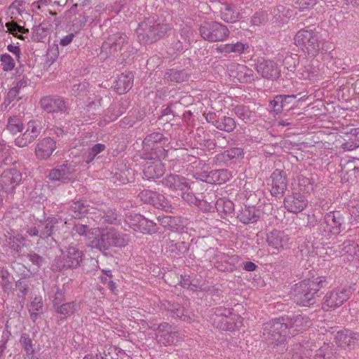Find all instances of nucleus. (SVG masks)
I'll list each match as a JSON object with an SVG mask.
<instances>
[{
  "label": "nucleus",
  "mask_w": 359,
  "mask_h": 359,
  "mask_svg": "<svg viewBox=\"0 0 359 359\" xmlns=\"http://www.w3.org/2000/svg\"><path fill=\"white\" fill-rule=\"evenodd\" d=\"M272 187L271 193L273 196H283L287 189V182L286 175L283 170H276L271 176Z\"/></svg>",
  "instance_id": "nucleus-18"
},
{
  "label": "nucleus",
  "mask_w": 359,
  "mask_h": 359,
  "mask_svg": "<svg viewBox=\"0 0 359 359\" xmlns=\"http://www.w3.org/2000/svg\"><path fill=\"white\" fill-rule=\"evenodd\" d=\"M154 330L156 331L155 339L161 345L171 346L177 340L179 333L168 323H162Z\"/></svg>",
  "instance_id": "nucleus-10"
},
{
  "label": "nucleus",
  "mask_w": 359,
  "mask_h": 359,
  "mask_svg": "<svg viewBox=\"0 0 359 359\" xmlns=\"http://www.w3.org/2000/svg\"><path fill=\"white\" fill-rule=\"evenodd\" d=\"M358 334L350 330H341L335 334L336 344L343 348H351L358 341Z\"/></svg>",
  "instance_id": "nucleus-19"
},
{
  "label": "nucleus",
  "mask_w": 359,
  "mask_h": 359,
  "mask_svg": "<svg viewBox=\"0 0 359 359\" xmlns=\"http://www.w3.org/2000/svg\"><path fill=\"white\" fill-rule=\"evenodd\" d=\"M117 220V214L109 210L104 213L102 217V223L103 224L107 223L109 224H116Z\"/></svg>",
  "instance_id": "nucleus-60"
},
{
  "label": "nucleus",
  "mask_w": 359,
  "mask_h": 359,
  "mask_svg": "<svg viewBox=\"0 0 359 359\" xmlns=\"http://www.w3.org/2000/svg\"><path fill=\"white\" fill-rule=\"evenodd\" d=\"M214 126L218 130L225 131L226 133H231L235 129L236 123L233 118L223 116L218 117L216 121H214Z\"/></svg>",
  "instance_id": "nucleus-33"
},
{
  "label": "nucleus",
  "mask_w": 359,
  "mask_h": 359,
  "mask_svg": "<svg viewBox=\"0 0 359 359\" xmlns=\"http://www.w3.org/2000/svg\"><path fill=\"white\" fill-rule=\"evenodd\" d=\"M320 66L321 64L318 60H307L300 74L304 79H311L320 74Z\"/></svg>",
  "instance_id": "nucleus-28"
},
{
  "label": "nucleus",
  "mask_w": 359,
  "mask_h": 359,
  "mask_svg": "<svg viewBox=\"0 0 359 359\" xmlns=\"http://www.w3.org/2000/svg\"><path fill=\"white\" fill-rule=\"evenodd\" d=\"M296 95H278L269 103L273 111L276 114L281 113L283 108L290 104L292 99L296 98Z\"/></svg>",
  "instance_id": "nucleus-31"
},
{
  "label": "nucleus",
  "mask_w": 359,
  "mask_h": 359,
  "mask_svg": "<svg viewBox=\"0 0 359 359\" xmlns=\"http://www.w3.org/2000/svg\"><path fill=\"white\" fill-rule=\"evenodd\" d=\"M0 62L4 72H11L15 67V60L8 53L2 54L0 57Z\"/></svg>",
  "instance_id": "nucleus-46"
},
{
  "label": "nucleus",
  "mask_w": 359,
  "mask_h": 359,
  "mask_svg": "<svg viewBox=\"0 0 359 359\" xmlns=\"http://www.w3.org/2000/svg\"><path fill=\"white\" fill-rule=\"evenodd\" d=\"M26 131L30 133L32 137L36 138L41 133L40 124L36 121H30L27 123Z\"/></svg>",
  "instance_id": "nucleus-56"
},
{
  "label": "nucleus",
  "mask_w": 359,
  "mask_h": 359,
  "mask_svg": "<svg viewBox=\"0 0 359 359\" xmlns=\"http://www.w3.org/2000/svg\"><path fill=\"white\" fill-rule=\"evenodd\" d=\"M10 278L8 271L4 268H0V285L5 292H8L12 288Z\"/></svg>",
  "instance_id": "nucleus-47"
},
{
  "label": "nucleus",
  "mask_w": 359,
  "mask_h": 359,
  "mask_svg": "<svg viewBox=\"0 0 359 359\" xmlns=\"http://www.w3.org/2000/svg\"><path fill=\"white\" fill-rule=\"evenodd\" d=\"M189 74L184 69H171L165 72L164 79L176 83H181L188 80Z\"/></svg>",
  "instance_id": "nucleus-34"
},
{
  "label": "nucleus",
  "mask_w": 359,
  "mask_h": 359,
  "mask_svg": "<svg viewBox=\"0 0 359 359\" xmlns=\"http://www.w3.org/2000/svg\"><path fill=\"white\" fill-rule=\"evenodd\" d=\"M257 72L262 77L267 79H275L280 76V69L276 62L272 60L259 59L256 64Z\"/></svg>",
  "instance_id": "nucleus-15"
},
{
  "label": "nucleus",
  "mask_w": 359,
  "mask_h": 359,
  "mask_svg": "<svg viewBox=\"0 0 359 359\" xmlns=\"http://www.w3.org/2000/svg\"><path fill=\"white\" fill-rule=\"evenodd\" d=\"M326 285L325 278L319 276L313 279L304 280L296 284L293 288L294 299L297 304L310 306L316 303L320 295V290Z\"/></svg>",
  "instance_id": "nucleus-2"
},
{
  "label": "nucleus",
  "mask_w": 359,
  "mask_h": 359,
  "mask_svg": "<svg viewBox=\"0 0 359 359\" xmlns=\"http://www.w3.org/2000/svg\"><path fill=\"white\" fill-rule=\"evenodd\" d=\"M55 148V142L50 137H45L36 144L35 154L39 159H47L51 156Z\"/></svg>",
  "instance_id": "nucleus-21"
},
{
  "label": "nucleus",
  "mask_w": 359,
  "mask_h": 359,
  "mask_svg": "<svg viewBox=\"0 0 359 359\" xmlns=\"http://www.w3.org/2000/svg\"><path fill=\"white\" fill-rule=\"evenodd\" d=\"M5 27L7 28L8 32L22 40H25V39L22 34L29 32L28 29L24 27L23 26H20L16 22L13 20L7 22L5 24Z\"/></svg>",
  "instance_id": "nucleus-36"
},
{
  "label": "nucleus",
  "mask_w": 359,
  "mask_h": 359,
  "mask_svg": "<svg viewBox=\"0 0 359 359\" xmlns=\"http://www.w3.org/2000/svg\"><path fill=\"white\" fill-rule=\"evenodd\" d=\"M75 165L65 163L50 170L48 177L52 182L60 181L67 183L75 178Z\"/></svg>",
  "instance_id": "nucleus-12"
},
{
  "label": "nucleus",
  "mask_w": 359,
  "mask_h": 359,
  "mask_svg": "<svg viewBox=\"0 0 359 359\" xmlns=\"http://www.w3.org/2000/svg\"><path fill=\"white\" fill-rule=\"evenodd\" d=\"M164 164L159 160L147 162L144 165L143 173L148 180L159 178L165 173Z\"/></svg>",
  "instance_id": "nucleus-22"
},
{
  "label": "nucleus",
  "mask_w": 359,
  "mask_h": 359,
  "mask_svg": "<svg viewBox=\"0 0 359 359\" xmlns=\"http://www.w3.org/2000/svg\"><path fill=\"white\" fill-rule=\"evenodd\" d=\"M170 29L168 24L148 18L139 25L136 33L141 43L149 44L163 37Z\"/></svg>",
  "instance_id": "nucleus-3"
},
{
  "label": "nucleus",
  "mask_w": 359,
  "mask_h": 359,
  "mask_svg": "<svg viewBox=\"0 0 359 359\" xmlns=\"http://www.w3.org/2000/svg\"><path fill=\"white\" fill-rule=\"evenodd\" d=\"M20 343L22 348L26 353V355L31 358H33L35 354L34 344L29 335L27 333H22L20 339Z\"/></svg>",
  "instance_id": "nucleus-38"
},
{
  "label": "nucleus",
  "mask_w": 359,
  "mask_h": 359,
  "mask_svg": "<svg viewBox=\"0 0 359 359\" xmlns=\"http://www.w3.org/2000/svg\"><path fill=\"white\" fill-rule=\"evenodd\" d=\"M88 211V205L83 200L73 202L69 210V215L74 219L81 218Z\"/></svg>",
  "instance_id": "nucleus-35"
},
{
  "label": "nucleus",
  "mask_w": 359,
  "mask_h": 359,
  "mask_svg": "<svg viewBox=\"0 0 359 359\" xmlns=\"http://www.w3.org/2000/svg\"><path fill=\"white\" fill-rule=\"evenodd\" d=\"M341 226H323V228L320 229L321 234L326 238H330L333 235H337L340 233Z\"/></svg>",
  "instance_id": "nucleus-52"
},
{
  "label": "nucleus",
  "mask_w": 359,
  "mask_h": 359,
  "mask_svg": "<svg viewBox=\"0 0 359 359\" xmlns=\"http://www.w3.org/2000/svg\"><path fill=\"white\" fill-rule=\"evenodd\" d=\"M88 226H74L73 231L79 235H85L89 245L100 250L109 247H123L127 245L128 238L126 235L118 233L114 228L94 227L88 229Z\"/></svg>",
  "instance_id": "nucleus-1"
},
{
  "label": "nucleus",
  "mask_w": 359,
  "mask_h": 359,
  "mask_svg": "<svg viewBox=\"0 0 359 359\" xmlns=\"http://www.w3.org/2000/svg\"><path fill=\"white\" fill-rule=\"evenodd\" d=\"M288 334L284 317L275 318L264 324L262 337L269 345H278L283 343Z\"/></svg>",
  "instance_id": "nucleus-5"
},
{
  "label": "nucleus",
  "mask_w": 359,
  "mask_h": 359,
  "mask_svg": "<svg viewBox=\"0 0 359 359\" xmlns=\"http://www.w3.org/2000/svg\"><path fill=\"white\" fill-rule=\"evenodd\" d=\"M27 257L33 264L36 265L39 268L45 263L44 258L35 252L28 254Z\"/></svg>",
  "instance_id": "nucleus-62"
},
{
  "label": "nucleus",
  "mask_w": 359,
  "mask_h": 359,
  "mask_svg": "<svg viewBox=\"0 0 359 359\" xmlns=\"http://www.w3.org/2000/svg\"><path fill=\"white\" fill-rule=\"evenodd\" d=\"M205 199L199 198L198 202H197L196 206L201 209L202 212H212L211 210L214 208L212 205L214 201L210 202L208 201L207 196H205Z\"/></svg>",
  "instance_id": "nucleus-55"
},
{
  "label": "nucleus",
  "mask_w": 359,
  "mask_h": 359,
  "mask_svg": "<svg viewBox=\"0 0 359 359\" xmlns=\"http://www.w3.org/2000/svg\"><path fill=\"white\" fill-rule=\"evenodd\" d=\"M290 238L283 231L273 230L267 234L269 245L276 250L287 248Z\"/></svg>",
  "instance_id": "nucleus-23"
},
{
  "label": "nucleus",
  "mask_w": 359,
  "mask_h": 359,
  "mask_svg": "<svg viewBox=\"0 0 359 359\" xmlns=\"http://www.w3.org/2000/svg\"><path fill=\"white\" fill-rule=\"evenodd\" d=\"M41 108L48 113H64L67 106L64 100L57 95L43 97L40 101Z\"/></svg>",
  "instance_id": "nucleus-14"
},
{
  "label": "nucleus",
  "mask_w": 359,
  "mask_h": 359,
  "mask_svg": "<svg viewBox=\"0 0 359 359\" xmlns=\"http://www.w3.org/2000/svg\"><path fill=\"white\" fill-rule=\"evenodd\" d=\"M259 217V211L252 209L246 208L243 210L240 215V221L244 224H250L255 223Z\"/></svg>",
  "instance_id": "nucleus-37"
},
{
  "label": "nucleus",
  "mask_w": 359,
  "mask_h": 359,
  "mask_svg": "<svg viewBox=\"0 0 359 359\" xmlns=\"http://www.w3.org/2000/svg\"><path fill=\"white\" fill-rule=\"evenodd\" d=\"M43 302L41 297H34L28 305L30 318L35 323L43 313Z\"/></svg>",
  "instance_id": "nucleus-32"
},
{
  "label": "nucleus",
  "mask_w": 359,
  "mask_h": 359,
  "mask_svg": "<svg viewBox=\"0 0 359 359\" xmlns=\"http://www.w3.org/2000/svg\"><path fill=\"white\" fill-rule=\"evenodd\" d=\"M215 208H216L217 212L224 213L226 215H228L233 213L234 204L229 199L219 198L215 203Z\"/></svg>",
  "instance_id": "nucleus-39"
},
{
  "label": "nucleus",
  "mask_w": 359,
  "mask_h": 359,
  "mask_svg": "<svg viewBox=\"0 0 359 359\" xmlns=\"http://www.w3.org/2000/svg\"><path fill=\"white\" fill-rule=\"evenodd\" d=\"M214 265L219 271H225L231 269L238 260V256L229 255L218 250L216 251L213 257Z\"/></svg>",
  "instance_id": "nucleus-20"
},
{
  "label": "nucleus",
  "mask_w": 359,
  "mask_h": 359,
  "mask_svg": "<svg viewBox=\"0 0 359 359\" xmlns=\"http://www.w3.org/2000/svg\"><path fill=\"white\" fill-rule=\"evenodd\" d=\"M299 56L297 54L287 55L283 60V65L290 72H294L299 63Z\"/></svg>",
  "instance_id": "nucleus-48"
},
{
  "label": "nucleus",
  "mask_w": 359,
  "mask_h": 359,
  "mask_svg": "<svg viewBox=\"0 0 359 359\" xmlns=\"http://www.w3.org/2000/svg\"><path fill=\"white\" fill-rule=\"evenodd\" d=\"M16 287L18 289L20 292L22 294V297H24L27 295L29 290V285L25 278L20 279L16 282Z\"/></svg>",
  "instance_id": "nucleus-64"
},
{
  "label": "nucleus",
  "mask_w": 359,
  "mask_h": 359,
  "mask_svg": "<svg viewBox=\"0 0 359 359\" xmlns=\"http://www.w3.org/2000/svg\"><path fill=\"white\" fill-rule=\"evenodd\" d=\"M351 295V291L347 288L334 290L325 294L323 299V307L324 309H335L341 306L346 302Z\"/></svg>",
  "instance_id": "nucleus-11"
},
{
  "label": "nucleus",
  "mask_w": 359,
  "mask_h": 359,
  "mask_svg": "<svg viewBox=\"0 0 359 359\" xmlns=\"http://www.w3.org/2000/svg\"><path fill=\"white\" fill-rule=\"evenodd\" d=\"M339 255L348 261L359 259V245L353 241H346L338 245Z\"/></svg>",
  "instance_id": "nucleus-25"
},
{
  "label": "nucleus",
  "mask_w": 359,
  "mask_h": 359,
  "mask_svg": "<svg viewBox=\"0 0 359 359\" xmlns=\"http://www.w3.org/2000/svg\"><path fill=\"white\" fill-rule=\"evenodd\" d=\"M126 222L129 224H146L148 223V220L142 215L139 214L130 215L127 217Z\"/></svg>",
  "instance_id": "nucleus-57"
},
{
  "label": "nucleus",
  "mask_w": 359,
  "mask_h": 359,
  "mask_svg": "<svg viewBox=\"0 0 359 359\" xmlns=\"http://www.w3.org/2000/svg\"><path fill=\"white\" fill-rule=\"evenodd\" d=\"M133 83V75L132 73H123L115 81L114 88L118 94H123L131 88Z\"/></svg>",
  "instance_id": "nucleus-29"
},
{
  "label": "nucleus",
  "mask_w": 359,
  "mask_h": 359,
  "mask_svg": "<svg viewBox=\"0 0 359 359\" xmlns=\"http://www.w3.org/2000/svg\"><path fill=\"white\" fill-rule=\"evenodd\" d=\"M243 155V150L240 148L233 147L224 153V156L228 159L238 158Z\"/></svg>",
  "instance_id": "nucleus-63"
},
{
  "label": "nucleus",
  "mask_w": 359,
  "mask_h": 359,
  "mask_svg": "<svg viewBox=\"0 0 359 359\" xmlns=\"http://www.w3.org/2000/svg\"><path fill=\"white\" fill-rule=\"evenodd\" d=\"M162 183L165 187L172 190H180L183 191L189 188V183L185 177L174 174H170L163 178Z\"/></svg>",
  "instance_id": "nucleus-24"
},
{
  "label": "nucleus",
  "mask_w": 359,
  "mask_h": 359,
  "mask_svg": "<svg viewBox=\"0 0 359 359\" xmlns=\"http://www.w3.org/2000/svg\"><path fill=\"white\" fill-rule=\"evenodd\" d=\"M22 180V175L15 168L5 170L0 176V190L5 193H12Z\"/></svg>",
  "instance_id": "nucleus-13"
},
{
  "label": "nucleus",
  "mask_w": 359,
  "mask_h": 359,
  "mask_svg": "<svg viewBox=\"0 0 359 359\" xmlns=\"http://www.w3.org/2000/svg\"><path fill=\"white\" fill-rule=\"evenodd\" d=\"M36 138L27 131H25L22 136L15 140V144L19 147H24L32 142Z\"/></svg>",
  "instance_id": "nucleus-50"
},
{
  "label": "nucleus",
  "mask_w": 359,
  "mask_h": 359,
  "mask_svg": "<svg viewBox=\"0 0 359 359\" xmlns=\"http://www.w3.org/2000/svg\"><path fill=\"white\" fill-rule=\"evenodd\" d=\"M210 320L212 325L222 330H233L243 324V318L233 313V309L219 306L212 309Z\"/></svg>",
  "instance_id": "nucleus-4"
},
{
  "label": "nucleus",
  "mask_w": 359,
  "mask_h": 359,
  "mask_svg": "<svg viewBox=\"0 0 359 359\" xmlns=\"http://www.w3.org/2000/svg\"><path fill=\"white\" fill-rule=\"evenodd\" d=\"M41 226L43 227V229L39 231L38 229H36L35 226H34V227H32L30 229L27 230V233H29V234L31 236H39V237L41 238L48 239L52 235L53 227L54 226Z\"/></svg>",
  "instance_id": "nucleus-45"
},
{
  "label": "nucleus",
  "mask_w": 359,
  "mask_h": 359,
  "mask_svg": "<svg viewBox=\"0 0 359 359\" xmlns=\"http://www.w3.org/2000/svg\"><path fill=\"white\" fill-rule=\"evenodd\" d=\"M106 149V146L104 144H96L93 145L88 151V156H86V163L92 162L95 157L103 151Z\"/></svg>",
  "instance_id": "nucleus-49"
},
{
  "label": "nucleus",
  "mask_w": 359,
  "mask_h": 359,
  "mask_svg": "<svg viewBox=\"0 0 359 359\" xmlns=\"http://www.w3.org/2000/svg\"><path fill=\"white\" fill-rule=\"evenodd\" d=\"M53 304L54 308L62 304L65 301V294L63 291L57 287H55V290L53 291Z\"/></svg>",
  "instance_id": "nucleus-58"
},
{
  "label": "nucleus",
  "mask_w": 359,
  "mask_h": 359,
  "mask_svg": "<svg viewBox=\"0 0 359 359\" xmlns=\"http://www.w3.org/2000/svg\"><path fill=\"white\" fill-rule=\"evenodd\" d=\"M83 252L74 246H69L61 250V255L54 261L53 266L57 270L76 268L82 261Z\"/></svg>",
  "instance_id": "nucleus-8"
},
{
  "label": "nucleus",
  "mask_w": 359,
  "mask_h": 359,
  "mask_svg": "<svg viewBox=\"0 0 359 359\" xmlns=\"http://www.w3.org/2000/svg\"><path fill=\"white\" fill-rule=\"evenodd\" d=\"M318 2V0H294V6L299 11L309 10Z\"/></svg>",
  "instance_id": "nucleus-51"
},
{
  "label": "nucleus",
  "mask_w": 359,
  "mask_h": 359,
  "mask_svg": "<svg viewBox=\"0 0 359 359\" xmlns=\"http://www.w3.org/2000/svg\"><path fill=\"white\" fill-rule=\"evenodd\" d=\"M126 41L127 36L126 34L117 33L109 38L108 41L104 42L102 48L104 50L109 48V53L114 54L121 49Z\"/></svg>",
  "instance_id": "nucleus-26"
},
{
  "label": "nucleus",
  "mask_w": 359,
  "mask_h": 359,
  "mask_svg": "<svg viewBox=\"0 0 359 359\" xmlns=\"http://www.w3.org/2000/svg\"><path fill=\"white\" fill-rule=\"evenodd\" d=\"M284 321L287 327L288 334L294 337L307 330L312 322L306 315H295L292 317H284Z\"/></svg>",
  "instance_id": "nucleus-9"
},
{
  "label": "nucleus",
  "mask_w": 359,
  "mask_h": 359,
  "mask_svg": "<svg viewBox=\"0 0 359 359\" xmlns=\"http://www.w3.org/2000/svg\"><path fill=\"white\" fill-rule=\"evenodd\" d=\"M307 205V200L300 194L287 196L284 199V206L287 211L298 213Z\"/></svg>",
  "instance_id": "nucleus-17"
},
{
  "label": "nucleus",
  "mask_w": 359,
  "mask_h": 359,
  "mask_svg": "<svg viewBox=\"0 0 359 359\" xmlns=\"http://www.w3.org/2000/svg\"><path fill=\"white\" fill-rule=\"evenodd\" d=\"M201 37L210 42L223 41L229 36L230 32L226 26L215 22H204L199 28Z\"/></svg>",
  "instance_id": "nucleus-7"
},
{
  "label": "nucleus",
  "mask_w": 359,
  "mask_h": 359,
  "mask_svg": "<svg viewBox=\"0 0 359 359\" xmlns=\"http://www.w3.org/2000/svg\"><path fill=\"white\" fill-rule=\"evenodd\" d=\"M233 111L240 119L245 123L250 121L254 116V112L250 109L249 107L244 104L236 105L233 107Z\"/></svg>",
  "instance_id": "nucleus-40"
},
{
  "label": "nucleus",
  "mask_w": 359,
  "mask_h": 359,
  "mask_svg": "<svg viewBox=\"0 0 359 359\" xmlns=\"http://www.w3.org/2000/svg\"><path fill=\"white\" fill-rule=\"evenodd\" d=\"M156 196H152V199L151 200L150 205H154L155 208L158 209H162L165 211H168L171 208L168 201L165 198V197L156 191H155Z\"/></svg>",
  "instance_id": "nucleus-41"
},
{
  "label": "nucleus",
  "mask_w": 359,
  "mask_h": 359,
  "mask_svg": "<svg viewBox=\"0 0 359 359\" xmlns=\"http://www.w3.org/2000/svg\"><path fill=\"white\" fill-rule=\"evenodd\" d=\"M215 212H198L187 218L189 223H208L214 217Z\"/></svg>",
  "instance_id": "nucleus-44"
},
{
  "label": "nucleus",
  "mask_w": 359,
  "mask_h": 359,
  "mask_svg": "<svg viewBox=\"0 0 359 359\" xmlns=\"http://www.w3.org/2000/svg\"><path fill=\"white\" fill-rule=\"evenodd\" d=\"M294 40L297 46L311 57L316 56L320 50L318 35L313 30L300 29Z\"/></svg>",
  "instance_id": "nucleus-6"
},
{
  "label": "nucleus",
  "mask_w": 359,
  "mask_h": 359,
  "mask_svg": "<svg viewBox=\"0 0 359 359\" xmlns=\"http://www.w3.org/2000/svg\"><path fill=\"white\" fill-rule=\"evenodd\" d=\"M77 308L78 305L74 302H71L67 303L63 302L55 307V309L58 314L67 317L72 315Z\"/></svg>",
  "instance_id": "nucleus-42"
},
{
  "label": "nucleus",
  "mask_w": 359,
  "mask_h": 359,
  "mask_svg": "<svg viewBox=\"0 0 359 359\" xmlns=\"http://www.w3.org/2000/svg\"><path fill=\"white\" fill-rule=\"evenodd\" d=\"M88 84L86 82L74 84L72 87V91L75 96L85 97L87 95V88Z\"/></svg>",
  "instance_id": "nucleus-53"
},
{
  "label": "nucleus",
  "mask_w": 359,
  "mask_h": 359,
  "mask_svg": "<svg viewBox=\"0 0 359 359\" xmlns=\"http://www.w3.org/2000/svg\"><path fill=\"white\" fill-rule=\"evenodd\" d=\"M6 129L13 135H16L22 131L23 124L21 119L16 116H11L8 119Z\"/></svg>",
  "instance_id": "nucleus-43"
},
{
  "label": "nucleus",
  "mask_w": 359,
  "mask_h": 359,
  "mask_svg": "<svg viewBox=\"0 0 359 359\" xmlns=\"http://www.w3.org/2000/svg\"><path fill=\"white\" fill-rule=\"evenodd\" d=\"M152 196H156L155 191L149 189H144L142 191H140L138 194V197L140 198V200L144 203L147 204H149L151 203Z\"/></svg>",
  "instance_id": "nucleus-61"
},
{
  "label": "nucleus",
  "mask_w": 359,
  "mask_h": 359,
  "mask_svg": "<svg viewBox=\"0 0 359 359\" xmlns=\"http://www.w3.org/2000/svg\"><path fill=\"white\" fill-rule=\"evenodd\" d=\"M193 29L189 25H184L181 26L177 34L182 38V41H180L177 45V51L180 52L189 47L193 37Z\"/></svg>",
  "instance_id": "nucleus-27"
},
{
  "label": "nucleus",
  "mask_w": 359,
  "mask_h": 359,
  "mask_svg": "<svg viewBox=\"0 0 359 359\" xmlns=\"http://www.w3.org/2000/svg\"><path fill=\"white\" fill-rule=\"evenodd\" d=\"M163 140V134L160 133H153L147 135L143 140V144L155 150L154 154L151 157V159L164 158L166 151L162 146H158L157 143L161 142Z\"/></svg>",
  "instance_id": "nucleus-16"
},
{
  "label": "nucleus",
  "mask_w": 359,
  "mask_h": 359,
  "mask_svg": "<svg viewBox=\"0 0 359 359\" xmlns=\"http://www.w3.org/2000/svg\"><path fill=\"white\" fill-rule=\"evenodd\" d=\"M249 48V45L247 43L237 41L236 43H231L226 44H221L218 46L215 50L217 53L229 54L231 53L242 54L245 50Z\"/></svg>",
  "instance_id": "nucleus-30"
},
{
  "label": "nucleus",
  "mask_w": 359,
  "mask_h": 359,
  "mask_svg": "<svg viewBox=\"0 0 359 359\" xmlns=\"http://www.w3.org/2000/svg\"><path fill=\"white\" fill-rule=\"evenodd\" d=\"M22 214V212L18 208H12L8 212H6L4 218L6 222H11L12 220H15V222H17V219L18 217H20Z\"/></svg>",
  "instance_id": "nucleus-54"
},
{
  "label": "nucleus",
  "mask_w": 359,
  "mask_h": 359,
  "mask_svg": "<svg viewBox=\"0 0 359 359\" xmlns=\"http://www.w3.org/2000/svg\"><path fill=\"white\" fill-rule=\"evenodd\" d=\"M173 316L185 322H191V317L190 316L189 313L180 305L179 306V308L177 309Z\"/></svg>",
  "instance_id": "nucleus-59"
}]
</instances>
